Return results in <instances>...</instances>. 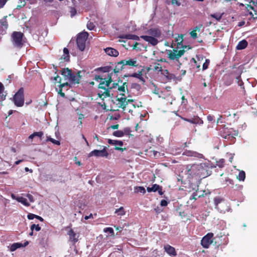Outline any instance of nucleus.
Here are the masks:
<instances>
[{
  "instance_id": "1",
  "label": "nucleus",
  "mask_w": 257,
  "mask_h": 257,
  "mask_svg": "<svg viewBox=\"0 0 257 257\" xmlns=\"http://www.w3.org/2000/svg\"><path fill=\"white\" fill-rule=\"evenodd\" d=\"M186 169L188 177L191 179L194 178L196 180H199L204 178L211 173L210 168L205 163L187 165Z\"/></svg>"
},
{
  "instance_id": "2",
  "label": "nucleus",
  "mask_w": 257,
  "mask_h": 257,
  "mask_svg": "<svg viewBox=\"0 0 257 257\" xmlns=\"http://www.w3.org/2000/svg\"><path fill=\"white\" fill-rule=\"evenodd\" d=\"M92 76L94 77L95 81L100 80L98 86L100 89L98 93V96L103 100L105 98L110 97L111 90L112 89V86H110L112 82V73H108L106 78H103L102 76L96 74H92Z\"/></svg>"
},
{
  "instance_id": "3",
  "label": "nucleus",
  "mask_w": 257,
  "mask_h": 257,
  "mask_svg": "<svg viewBox=\"0 0 257 257\" xmlns=\"http://www.w3.org/2000/svg\"><path fill=\"white\" fill-rule=\"evenodd\" d=\"M137 61L136 59H129L128 60H122L115 63V66L112 69V75L118 76L121 72H127L129 66L137 67Z\"/></svg>"
},
{
  "instance_id": "4",
  "label": "nucleus",
  "mask_w": 257,
  "mask_h": 257,
  "mask_svg": "<svg viewBox=\"0 0 257 257\" xmlns=\"http://www.w3.org/2000/svg\"><path fill=\"white\" fill-rule=\"evenodd\" d=\"M80 73L81 71H79L75 74L72 72L71 69L68 68H64L61 70V74L69 79L71 82L74 84L79 83L81 78Z\"/></svg>"
},
{
  "instance_id": "5",
  "label": "nucleus",
  "mask_w": 257,
  "mask_h": 257,
  "mask_svg": "<svg viewBox=\"0 0 257 257\" xmlns=\"http://www.w3.org/2000/svg\"><path fill=\"white\" fill-rule=\"evenodd\" d=\"M132 102L133 99H127L124 93H119L116 96L115 102H114L116 104V110H118L119 108H121L124 110L126 107L127 104L129 103V102ZM113 110H115V109H113Z\"/></svg>"
},
{
  "instance_id": "6",
  "label": "nucleus",
  "mask_w": 257,
  "mask_h": 257,
  "mask_svg": "<svg viewBox=\"0 0 257 257\" xmlns=\"http://www.w3.org/2000/svg\"><path fill=\"white\" fill-rule=\"evenodd\" d=\"M24 89L21 87L13 97V102L17 107H22L24 104Z\"/></svg>"
},
{
  "instance_id": "7",
  "label": "nucleus",
  "mask_w": 257,
  "mask_h": 257,
  "mask_svg": "<svg viewBox=\"0 0 257 257\" xmlns=\"http://www.w3.org/2000/svg\"><path fill=\"white\" fill-rule=\"evenodd\" d=\"M88 37V33L86 32H82L77 35L76 43L78 49L81 51L85 48V42Z\"/></svg>"
},
{
  "instance_id": "8",
  "label": "nucleus",
  "mask_w": 257,
  "mask_h": 257,
  "mask_svg": "<svg viewBox=\"0 0 257 257\" xmlns=\"http://www.w3.org/2000/svg\"><path fill=\"white\" fill-rule=\"evenodd\" d=\"M23 33L20 32H14L12 35V38L15 46L18 48H22L23 43L22 42Z\"/></svg>"
},
{
  "instance_id": "9",
  "label": "nucleus",
  "mask_w": 257,
  "mask_h": 257,
  "mask_svg": "<svg viewBox=\"0 0 257 257\" xmlns=\"http://www.w3.org/2000/svg\"><path fill=\"white\" fill-rule=\"evenodd\" d=\"M185 52L184 50H180L178 51L177 50L173 49V50H168L167 53L168 55V58L170 60L179 61L180 58L184 55Z\"/></svg>"
},
{
  "instance_id": "10",
  "label": "nucleus",
  "mask_w": 257,
  "mask_h": 257,
  "mask_svg": "<svg viewBox=\"0 0 257 257\" xmlns=\"http://www.w3.org/2000/svg\"><path fill=\"white\" fill-rule=\"evenodd\" d=\"M213 233L211 232L208 233L205 235L201 240V244L205 248H208L209 245L213 242Z\"/></svg>"
},
{
  "instance_id": "11",
  "label": "nucleus",
  "mask_w": 257,
  "mask_h": 257,
  "mask_svg": "<svg viewBox=\"0 0 257 257\" xmlns=\"http://www.w3.org/2000/svg\"><path fill=\"white\" fill-rule=\"evenodd\" d=\"M108 156V153L106 151V148L104 147L101 150H94L90 152L88 155V157L95 156L96 157H105L107 158Z\"/></svg>"
},
{
  "instance_id": "12",
  "label": "nucleus",
  "mask_w": 257,
  "mask_h": 257,
  "mask_svg": "<svg viewBox=\"0 0 257 257\" xmlns=\"http://www.w3.org/2000/svg\"><path fill=\"white\" fill-rule=\"evenodd\" d=\"M238 135V132L236 131L233 130L232 128L227 129L223 133L221 136L225 139L233 140L235 137Z\"/></svg>"
},
{
  "instance_id": "13",
  "label": "nucleus",
  "mask_w": 257,
  "mask_h": 257,
  "mask_svg": "<svg viewBox=\"0 0 257 257\" xmlns=\"http://www.w3.org/2000/svg\"><path fill=\"white\" fill-rule=\"evenodd\" d=\"M143 69H142L141 71H139L138 73H125L123 75V78L130 77L137 78L140 80V81L141 82L142 84H144L145 82V80L143 77Z\"/></svg>"
},
{
  "instance_id": "14",
  "label": "nucleus",
  "mask_w": 257,
  "mask_h": 257,
  "mask_svg": "<svg viewBox=\"0 0 257 257\" xmlns=\"http://www.w3.org/2000/svg\"><path fill=\"white\" fill-rule=\"evenodd\" d=\"M141 38L154 46L157 45L159 42L157 38H155L150 35H143L141 36Z\"/></svg>"
},
{
  "instance_id": "15",
  "label": "nucleus",
  "mask_w": 257,
  "mask_h": 257,
  "mask_svg": "<svg viewBox=\"0 0 257 257\" xmlns=\"http://www.w3.org/2000/svg\"><path fill=\"white\" fill-rule=\"evenodd\" d=\"M182 119L189 122L192 124H198L201 123L202 121L201 119L198 116H194L193 117L190 118H187L178 115Z\"/></svg>"
},
{
  "instance_id": "16",
  "label": "nucleus",
  "mask_w": 257,
  "mask_h": 257,
  "mask_svg": "<svg viewBox=\"0 0 257 257\" xmlns=\"http://www.w3.org/2000/svg\"><path fill=\"white\" fill-rule=\"evenodd\" d=\"M165 251L171 256H176L177 253L175 248L169 244H165L164 246Z\"/></svg>"
},
{
  "instance_id": "17",
  "label": "nucleus",
  "mask_w": 257,
  "mask_h": 257,
  "mask_svg": "<svg viewBox=\"0 0 257 257\" xmlns=\"http://www.w3.org/2000/svg\"><path fill=\"white\" fill-rule=\"evenodd\" d=\"M112 88H117L119 93H124L125 91V88L127 89V82H124L122 83V85L119 86L118 83L112 84Z\"/></svg>"
},
{
  "instance_id": "18",
  "label": "nucleus",
  "mask_w": 257,
  "mask_h": 257,
  "mask_svg": "<svg viewBox=\"0 0 257 257\" xmlns=\"http://www.w3.org/2000/svg\"><path fill=\"white\" fill-rule=\"evenodd\" d=\"M106 54L110 56L117 57L119 55L118 51L111 47H107L104 49Z\"/></svg>"
},
{
  "instance_id": "19",
  "label": "nucleus",
  "mask_w": 257,
  "mask_h": 257,
  "mask_svg": "<svg viewBox=\"0 0 257 257\" xmlns=\"http://www.w3.org/2000/svg\"><path fill=\"white\" fill-rule=\"evenodd\" d=\"M69 86V84L68 82L64 83L63 84L60 83V84L59 85V89L58 91V94H59L62 97H65V94L62 91L63 89H64V90H68Z\"/></svg>"
},
{
  "instance_id": "20",
  "label": "nucleus",
  "mask_w": 257,
  "mask_h": 257,
  "mask_svg": "<svg viewBox=\"0 0 257 257\" xmlns=\"http://www.w3.org/2000/svg\"><path fill=\"white\" fill-rule=\"evenodd\" d=\"M148 33L150 36L155 38H160L161 36V31L157 28L150 29Z\"/></svg>"
},
{
  "instance_id": "21",
  "label": "nucleus",
  "mask_w": 257,
  "mask_h": 257,
  "mask_svg": "<svg viewBox=\"0 0 257 257\" xmlns=\"http://www.w3.org/2000/svg\"><path fill=\"white\" fill-rule=\"evenodd\" d=\"M67 234L69 236V239L70 241L73 242L74 243H75L78 241L79 235L75 233L73 229H70Z\"/></svg>"
},
{
  "instance_id": "22",
  "label": "nucleus",
  "mask_w": 257,
  "mask_h": 257,
  "mask_svg": "<svg viewBox=\"0 0 257 257\" xmlns=\"http://www.w3.org/2000/svg\"><path fill=\"white\" fill-rule=\"evenodd\" d=\"M112 70V68L111 66H106L104 67H98L94 70L92 72L93 74L94 72L100 71L104 73L109 72L110 71Z\"/></svg>"
},
{
  "instance_id": "23",
  "label": "nucleus",
  "mask_w": 257,
  "mask_h": 257,
  "mask_svg": "<svg viewBox=\"0 0 257 257\" xmlns=\"http://www.w3.org/2000/svg\"><path fill=\"white\" fill-rule=\"evenodd\" d=\"M247 42L245 40H242L239 42L236 48L237 50H242L245 49L247 46Z\"/></svg>"
},
{
  "instance_id": "24",
  "label": "nucleus",
  "mask_w": 257,
  "mask_h": 257,
  "mask_svg": "<svg viewBox=\"0 0 257 257\" xmlns=\"http://www.w3.org/2000/svg\"><path fill=\"white\" fill-rule=\"evenodd\" d=\"M119 38L121 39H131V40H138L139 39V37L133 34H125V35H121L119 36Z\"/></svg>"
},
{
  "instance_id": "25",
  "label": "nucleus",
  "mask_w": 257,
  "mask_h": 257,
  "mask_svg": "<svg viewBox=\"0 0 257 257\" xmlns=\"http://www.w3.org/2000/svg\"><path fill=\"white\" fill-rule=\"evenodd\" d=\"M107 142L110 145H117L120 147H121L123 145V143L121 141L113 140H111V139H108L107 141Z\"/></svg>"
},
{
  "instance_id": "26",
  "label": "nucleus",
  "mask_w": 257,
  "mask_h": 257,
  "mask_svg": "<svg viewBox=\"0 0 257 257\" xmlns=\"http://www.w3.org/2000/svg\"><path fill=\"white\" fill-rule=\"evenodd\" d=\"M183 154L187 156L195 157H198V155H199V154L197 152L190 150H185Z\"/></svg>"
},
{
  "instance_id": "27",
  "label": "nucleus",
  "mask_w": 257,
  "mask_h": 257,
  "mask_svg": "<svg viewBox=\"0 0 257 257\" xmlns=\"http://www.w3.org/2000/svg\"><path fill=\"white\" fill-rule=\"evenodd\" d=\"M223 201H224L223 199H222L220 197H215L214 198V202L215 208H216L217 209H219V204Z\"/></svg>"
},
{
  "instance_id": "28",
  "label": "nucleus",
  "mask_w": 257,
  "mask_h": 257,
  "mask_svg": "<svg viewBox=\"0 0 257 257\" xmlns=\"http://www.w3.org/2000/svg\"><path fill=\"white\" fill-rule=\"evenodd\" d=\"M22 246H23V245L22 243H18V242L14 243L11 245L10 250L11 251H14L17 249H18L21 247H22Z\"/></svg>"
},
{
  "instance_id": "29",
  "label": "nucleus",
  "mask_w": 257,
  "mask_h": 257,
  "mask_svg": "<svg viewBox=\"0 0 257 257\" xmlns=\"http://www.w3.org/2000/svg\"><path fill=\"white\" fill-rule=\"evenodd\" d=\"M63 53L64 54L63 56L62 57V58H63L64 61H68L69 60V50L67 48H64L63 49Z\"/></svg>"
},
{
  "instance_id": "30",
  "label": "nucleus",
  "mask_w": 257,
  "mask_h": 257,
  "mask_svg": "<svg viewBox=\"0 0 257 257\" xmlns=\"http://www.w3.org/2000/svg\"><path fill=\"white\" fill-rule=\"evenodd\" d=\"M159 185L157 184H153L152 187H147V190L148 192H156L158 190L159 188Z\"/></svg>"
},
{
  "instance_id": "31",
  "label": "nucleus",
  "mask_w": 257,
  "mask_h": 257,
  "mask_svg": "<svg viewBox=\"0 0 257 257\" xmlns=\"http://www.w3.org/2000/svg\"><path fill=\"white\" fill-rule=\"evenodd\" d=\"M17 200L19 202H21V203H22L23 205H24L26 206H30V204L28 202L27 199L24 197H19V198H18Z\"/></svg>"
},
{
  "instance_id": "32",
  "label": "nucleus",
  "mask_w": 257,
  "mask_h": 257,
  "mask_svg": "<svg viewBox=\"0 0 257 257\" xmlns=\"http://www.w3.org/2000/svg\"><path fill=\"white\" fill-rule=\"evenodd\" d=\"M115 213L117 214V215L123 216L125 215V211L123 207H120L118 209H116L115 210Z\"/></svg>"
},
{
  "instance_id": "33",
  "label": "nucleus",
  "mask_w": 257,
  "mask_h": 257,
  "mask_svg": "<svg viewBox=\"0 0 257 257\" xmlns=\"http://www.w3.org/2000/svg\"><path fill=\"white\" fill-rule=\"evenodd\" d=\"M236 82L238 86H240L241 88L244 90V83L243 82L240 75L236 77Z\"/></svg>"
},
{
  "instance_id": "34",
  "label": "nucleus",
  "mask_w": 257,
  "mask_h": 257,
  "mask_svg": "<svg viewBox=\"0 0 257 257\" xmlns=\"http://www.w3.org/2000/svg\"><path fill=\"white\" fill-rule=\"evenodd\" d=\"M134 100L133 99V102L130 103L129 102V103H128L126 105V106H127L128 107V111L129 112H133V109L136 108L137 107L135 104L134 103Z\"/></svg>"
},
{
  "instance_id": "35",
  "label": "nucleus",
  "mask_w": 257,
  "mask_h": 257,
  "mask_svg": "<svg viewBox=\"0 0 257 257\" xmlns=\"http://www.w3.org/2000/svg\"><path fill=\"white\" fill-rule=\"evenodd\" d=\"M245 178V173L243 171H239L237 178L239 181H244Z\"/></svg>"
},
{
  "instance_id": "36",
  "label": "nucleus",
  "mask_w": 257,
  "mask_h": 257,
  "mask_svg": "<svg viewBox=\"0 0 257 257\" xmlns=\"http://www.w3.org/2000/svg\"><path fill=\"white\" fill-rule=\"evenodd\" d=\"M135 191L136 192H140L144 194L146 193V190L144 187L139 186L135 188Z\"/></svg>"
},
{
  "instance_id": "37",
  "label": "nucleus",
  "mask_w": 257,
  "mask_h": 257,
  "mask_svg": "<svg viewBox=\"0 0 257 257\" xmlns=\"http://www.w3.org/2000/svg\"><path fill=\"white\" fill-rule=\"evenodd\" d=\"M46 141L47 142L50 141V142H52L53 144L57 145H60V141L56 140L53 138H51L50 137H47Z\"/></svg>"
},
{
  "instance_id": "38",
  "label": "nucleus",
  "mask_w": 257,
  "mask_h": 257,
  "mask_svg": "<svg viewBox=\"0 0 257 257\" xmlns=\"http://www.w3.org/2000/svg\"><path fill=\"white\" fill-rule=\"evenodd\" d=\"M225 164V160L223 159H221L219 160L218 161L216 162V165L218 166L220 168H222L224 167Z\"/></svg>"
},
{
  "instance_id": "39",
  "label": "nucleus",
  "mask_w": 257,
  "mask_h": 257,
  "mask_svg": "<svg viewBox=\"0 0 257 257\" xmlns=\"http://www.w3.org/2000/svg\"><path fill=\"white\" fill-rule=\"evenodd\" d=\"M202 196H204L203 194H202L201 195H198L197 191H196L195 192H194L192 194L191 197H190V199L191 200V199L196 200L197 197L200 198V197H201Z\"/></svg>"
},
{
  "instance_id": "40",
  "label": "nucleus",
  "mask_w": 257,
  "mask_h": 257,
  "mask_svg": "<svg viewBox=\"0 0 257 257\" xmlns=\"http://www.w3.org/2000/svg\"><path fill=\"white\" fill-rule=\"evenodd\" d=\"M113 135L117 137H121L124 135V133L121 131H116L113 133Z\"/></svg>"
},
{
  "instance_id": "41",
  "label": "nucleus",
  "mask_w": 257,
  "mask_h": 257,
  "mask_svg": "<svg viewBox=\"0 0 257 257\" xmlns=\"http://www.w3.org/2000/svg\"><path fill=\"white\" fill-rule=\"evenodd\" d=\"M31 230L32 231L35 230L37 231H39L41 230V227L39 226V224L36 225L33 224L31 226Z\"/></svg>"
},
{
  "instance_id": "42",
  "label": "nucleus",
  "mask_w": 257,
  "mask_h": 257,
  "mask_svg": "<svg viewBox=\"0 0 257 257\" xmlns=\"http://www.w3.org/2000/svg\"><path fill=\"white\" fill-rule=\"evenodd\" d=\"M210 63V60L208 59L205 60V62L203 64L202 69L203 70H206L208 68Z\"/></svg>"
},
{
  "instance_id": "43",
  "label": "nucleus",
  "mask_w": 257,
  "mask_h": 257,
  "mask_svg": "<svg viewBox=\"0 0 257 257\" xmlns=\"http://www.w3.org/2000/svg\"><path fill=\"white\" fill-rule=\"evenodd\" d=\"M155 66L154 68V71H157L158 72H161L162 71V68L161 65L159 63H155Z\"/></svg>"
},
{
  "instance_id": "44",
  "label": "nucleus",
  "mask_w": 257,
  "mask_h": 257,
  "mask_svg": "<svg viewBox=\"0 0 257 257\" xmlns=\"http://www.w3.org/2000/svg\"><path fill=\"white\" fill-rule=\"evenodd\" d=\"M211 17L215 19L217 21H220L221 19L222 15H220L219 14H213L211 15Z\"/></svg>"
},
{
  "instance_id": "45",
  "label": "nucleus",
  "mask_w": 257,
  "mask_h": 257,
  "mask_svg": "<svg viewBox=\"0 0 257 257\" xmlns=\"http://www.w3.org/2000/svg\"><path fill=\"white\" fill-rule=\"evenodd\" d=\"M104 232H109L111 235L114 234V231L112 228L111 227H106L103 230Z\"/></svg>"
},
{
  "instance_id": "46",
  "label": "nucleus",
  "mask_w": 257,
  "mask_h": 257,
  "mask_svg": "<svg viewBox=\"0 0 257 257\" xmlns=\"http://www.w3.org/2000/svg\"><path fill=\"white\" fill-rule=\"evenodd\" d=\"M87 28L89 30H92L95 28V25L93 23L91 22H88L87 24Z\"/></svg>"
},
{
  "instance_id": "47",
  "label": "nucleus",
  "mask_w": 257,
  "mask_h": 257,
  "mask_svg": "<svg viewBox=\"0 0 257 257\" xmlns=\"http://www.w3.org/2000/svg\"><path fill=\"white\" fill-rule=\"evenodd\" d=\"M164 72V75L166 76V77L167 78L171 79L172 78L173 75L170 74L168 70H167V69L165 70Z\"/></svg>"
},
{
  "instance_id": "48",
  "label": "nucleus",
  "mask_w": 257,
  "mask_h": 257,
  "mask_svg": "<svg viewBox=\"0 0 257 257\" xmlns=\"http://www.w3.org/2000/svg\"><path fill=\"white\" fill-rule=\"evenodd\" d=\"M7 16L5 17V20L1 22V24L2 26H4L6 28H7L8 27V22L7 21Z\"/></svg>"
},
{
  "instance_id": "49",
  "label": "nucleus",
  "mask_w": 257,
  "mask_h": 257,
  "mask_svg": "<svg viewBox=\"0 0 257 257\" xmlns=\"http://www.w3.org/2000/svg\"><path fill=\"white\" fill-rule=\"evenodd\" d=\"M190 34L191 37L193 39H196L197 37V34L196 32V30H193L190 33Z\"/></svg>"
},
{
  "instance_id": "50",
  "label": "nucleus",
  "mask_w": 257,
  "mask_h": 257,
  "mask_svg": "<svg viewBox=\"0 0 257 257\" xmlns=\"http://www.w3.org/2000/svg\"><path fill=\"white\" fill-rule=\"evenodd\" d=\"M35 137H38L39 138H41L42 136L43 135V132H34V133Z\"/></svg>"
},
{
  "instance_id": "51",
  "label": "nucleus",
  "mask_w": 257,
  "mask_h": 257,
  "mask_svg": "<svg viewBox=\"0 0 257 257\" xmlns=\"http://www.w3.org/2000/svg\"><path fill=\"white\" fill-rule=\"evenodd\" d=\"M71 16L73 17L76 14V10L74 8H71L70 10Z\"/></svg>"
},
{
  "instance_id": "52",
  "label": "nucleus",
  "mask_w": 257,
  "mask_h": 257,
  "mask_svg": "<svg viewBox=\"0 0 257 257\" xmlns=\"http://www.w3.org/2000/svg\"><path fill=\"white\" fill-rule=\"evenodd\" d=\"M26 196L29 199V201L31 202H33L34 201V199L33 196L31 194H27Z\"/></svg>"
},
{
  "instance_id": "53",
  "label": "nucleus",
  "mask_w": 257,
  "mask_h": 257,
  "mask_svg": "<svg viewBox=\"0 0 257 257\" xmlns=\"http://www.w3.org/2000/svg\"><path fill=\"white\" fill-rule=\"evenodd\" d=\"M27 217L29 219L32 220V219L35 218V217H36V215L32 214V213H29Z\"/></svg>"
},
{
  "instance_id": "54",
  "label": "nucleus",
  "mask_w": 257,
  "mask_h": 257,
  "mask_svg": "<svg viewBox=\"0 0 257 257\" xmlns=\"http://www.w3.org/2000/svg\"><path fill=\"white\" fill-rule=\"evenodd\" d=\"M172 5H176L177 6H179L181 5V3L178 1L177 0H171Z\"/></svg>"
},
{
  "instance_id": "55",
  "label": "nucleus",
  "mask_w": 257,
  "mask_h": 257,
  "mask_svg": "<svg viewBox=\"0 0 257 257\" xmlns=\"http://www.w3.org/2000/svg\"><path fill=\"white\" fill-rule=\"evenodd\" d=\"M84 118V115L83 114H79L78 117V120H79V123L80 125L82 124V119Z\"/></svg>"
},
{
  "instance_id": "56",
  "label": "nucleus",
  "mask_w": 257,
  "mask_h": 257,
  "mask_svg": "<svg viewBox=\"0 0 257 257\" xmlns=\"http://www.w3.org/2000/svg\"><path fill=\"white\" fill-rule=\"evenodd\" d=\"M168 204V202H167L166 200H162L161 201L160 205L162 206H167Z\"/></svg>"
},
{
  "instance_id": "57",
  "label": "nucleus",
  "mask_w": 257,
  "mask_h": 257,
  "mask_svg": "<svg viewBox=\"0 0 257 257\" xmlns=\"http://www.w3.org/2000/svg\"><path fill=\"white\" fill-rule=\"evenodd\" d=\"M7 2V0H0V9L3 8Z\"/></svg>"
},
{
  "instance_id": "58",
  "label": "nucleus",
  "mask_w": 257,
  "mask_h": 257,
  "mask_svg": "<svg viewBox=\"0 0 257 257\" xmlns=\"http://www.w3.org/2000/svg\"><path fill=\"white\" fill-rule=\"evenodd\" d=\"M157 191L160 195H162L164 194V192L162 191V187L161 186L159 185V188Z\"/></svg>"
},
{
  "instance_id": "59",
  "label": "nucleus",
  "mask_w": 257,
  "mask_h": 257,
  "mask_svg": "<svg viewBox=\"0 0 257 257\" xmlns=\"http://www.w3.org/2000/svg\"><path fill=\"white\" fill-rule=\"evenodd\" d=\"M207 120L209 121H212L214 120V117L211 115H208L207 117Z\"/></svg>"
},
{
  "instance_id": "60",
  "label": "nucleus",
  "mask_w": 257,
  "mask_h": 257,
  "mask_svg": "<svg viewBox=\"0 0 257 257\" xmlns=\"http://www.w3.org/2000/svg\"><path fill=\"white\" fill-rule=\"evenodd\" d=\"M54 80L57 81V82L61 83V79L59 77L58 75H57L56 77L54 78Z\"/></svg>"
},
{
  "instance_id": "61",
  "label": "nucleus",
  "mask_w": 257,
  "mask_h": 257,
  "mask_svg": "<svg viewBox=\"0 0 257 257\" xmlns=\"http://www.w3.org/2000/svg\"><path fill=\"white\" fill-rule=\"evenodd\" d=\"M114 149L117 151H121V152L123 151L124 150H126V148H122L121 147H119L117 146H115L114 148Z\"/></svg>"
},
{
  "instance_id": "62",
  "label": "nucleus",
  "mask_w": 257,
  "mask_h": 257,
  "mask_svg": "<svg viewBox=\"0 0 257 257\" xmlns=\"http://www.w3.org/2000/svg\"><path fill=\"white\" fill-rule=\"evenodd\" d=\"M246 9L247 11H249V10H252L254 11V8L253 6H251L250 5H247L246 6Z\"/></svg>"
},
{
  "instance_id": "63",
  "label": "nucleus",
  "mask_w": 257,
  "mask_h": 257,
  "mask_svg": "<svg viewBox=\"0 0 257 257\" xmlns=\"http://www.w3.org/2000/svg\"><path fill=\"white\" fill-rule=\"evenodd\" d=\"M4 90L3 84L0 82V94L2 93Z\"/></svg>"
},
{
  "instance_id": "64",
  "label": "nucleus",
  "mask_w": 257,
  "mask_h": 257,
  "mask_svg": "<svg viewBox=\"0 0 257 257\" xmlns=\"http://www.w3.org/2000/svg\"><path fill=\"white\" fill-rule=\"evenodd\" d=\"M202 25H201L200 26H196L194 29H193V30H196V31H199L200 30V28L202 27Z\"/></svg>"
}]
</instances>
